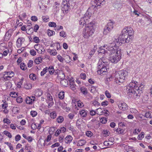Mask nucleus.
I'll use <instances>...</instances> for the list:
<instances>
[{
	"label": "nucleus",
	"mask_w": 152,
	"mask_h": 152,
	"mask_svg": "<svg viewBox=\"0 0 152 152\" xmlns=\"http://www.w3.org/2000/svg\"><path fill=\"white\" fill-rule=\"evenodd\" d=\"M10 96L14 98H16L18 96V93L15 92H12L10 93Z\"/></svg>",
	"instance_id": "3c124183"
},
{
	"label": "nucleus",
	"mask_w": 152,
	"mask_h": 152,
	"mask_svg": "<svg viewBox=\"0 0 152 152\" xmlns=\"http://www.w3.org/2000/svg\"><path fill=\"white\" fill-rule=\"evenodd\" d=\"M74 0H64L61 5V10L64 14L67 13L70 9L69 1H73Z\"/></svg>",
	"instance_id": "6e6552de"
},
{
	"label": "nucleus",
	"mask_w": 152,
	"mask_h": 152,
	"mask_svg": "<svg viewBox=\"0 0 152 152\" xmlns=\"http://www.w3.org/2000/svg\"><path fill=\"white\" fill-rule=\"evenodd\" d=\"M138 83L136 81L133 80L130 82L126 88V91L129 96L134 99H138L142 91L140 89Z\"/></svg>",
	"instance_id": "7ed1b4c3"
},
{
	"label": "nucleus",
	"mask_w": 152,
	"mask_h": 152,
	"mask_svg": "<svg viewBox=\"0 0 152 152\" xmlns=\"http://www.w3.org/2000/svg\"><path fill=\"white\" fill-rule=\"evenodd\" d=\"M4 143L7 145L10 150L12 151L13 150V148L10 143L8 142H6Z\"/></svg>",
	"instance_id": "09e8293b"
},
{
	"label": "nucleus",
	"mask_w": 152,
	"mask_h": 152,
	"mask_svg": "<svg viewBox=\"0 0 152 152\" xmlns=\"http://www.w3.org/2000/svg\"><path fill=\"white\" fill-rule=\"evenodd\" d=\"M3 121L4 124H9L11 123L10 120L7 118H4Z\"/></svg>",
	"instance_id": "4d7b16f0"
},
{
	"label": "nucleus",
	"mask_w": 152,
	"mask_h": 152,
	"mask_svg": "<svg viewBox=\"0 0 152 152\" xmlns=\"http://www.w3.org/2000/svg\"><path fill=\"white\" fill-rule=\"evenodd\" d=\"M61 9V5L57 2H55L53 6V11L55 14L58 13Z\"/></svg>",
	"instance_id": "9b49d317"
},
{
	"label": "nucleus",
	"mask_w": 152,
	"mask_h": 152,
	"mask_svg": "<svg viewBox=\"0 0 152 152\" xmlns=\"http://www.w3.org/2000/svg\"><path fill=\"white\" fill-rule=\"evenodd\" d=\"M81 92L84 96H86L88 94L87 89L84 86H82L80 88Z\"/></svg>",
	"instance_id": "dca6fc26"
},
{
	"label": "nucleus",
	"mask_w": 152,
	"mask_h": 152,
	"mask_svg": "<svg viewBox=\"0 0 152 152\" xmlns=\"http://www.w3.org/2000/svg\"><path fill=\"white\" fill-rule=\"evenodd\" d=\"M31 84L29 83H26L24 84V88L26 89H30L31 88Z\"/></svg>",
	"instance_id": "bb28decb"
},
{
	"label": "nucleus",
	"mask_w": 152,
	"mask_h": 152,
	"mask_svg": "<svg viewBox=\"0 0 152 152\" xmlns=\"http://www.w3.org/2000/svg\"><path fill=\"white\" fill-rule=\"evenodd\" d=\"M119 108L122 110H125L128 109L127 106L126 104L124 103H121L118 105Z\"/></svg>",
	"instance_id": "2eb2a0df"
},
{
	"label": "nucleus",
	"mask_w": 152,
	"mask_h": 152,
	"mask_svg": "<svg viewBox=\"0 0 152 152\" xmlns=\"http://www.w3.org/2000/svg\"><path fill=\"white\" fill-rule=\"evenodd\" d=\"M151 113L150 112H146L145 114V117L147 118H151L152 116L151 115Z\"/></svg>",
	"instance_id": "a19ab883"
},
{
	"label": "nucleus",
	"mask_w": 152,
	"mask_h": 152,
	"mask_svg": "<svg viewBox=\"0 0 152 152\" xmlns=\"http://www.w3.org/2000/svg\"><path fill=\"white\" fill-rule=\"evenodd\" d=\"M86 143V141L85 140H79L77 143V146H81L84 145Z\"/></svg>",
	"instance_id": "b1692460"
},
{
	"label": "nucleus",
	"mask_w": 152,
	"mask_h": 152,
	"mask_svg": "<svg viewBox=\"0 0 152 152\" xmlns=\"http://www.w3.org/2000/svg\"><path fill=\"white\" fill-rule=\"evenodd\" d=\"M64 92L63 91L59 93L58 94V97L61 99H64Z\"/></svg>",
	"instance_id": "c756f323"
},
{
	"label": "nucleus",
	"mask_w": 152,
	"mask_h": 152,
	"mask_svg": "<svg viewBox=\"0 0 152 152\" xmlns=\"http://www.w3.org/2000/svg\"><path fill=\"white\" fill-rule=\"evenodd\" d=\"M104 0H94L91 1L92 6L90 7L87 10L86 13L84 14V17L82 18L79 21V24L80 26L83 27L84 25L90 23L92 19V16L94 8L99 6L103 5L105 3Z\"/></svg>",
	"instance_id": "f03ea898"
},
{
	"label": "nucleus",
	"mask_w": 152,
	"mask_h": 152,
	"mask_svg": "<svg viewBox=\"0 0 152 152\" xmlns=\"http://www.w3.org/2000/svg\"><path fill=\"white\" fill-rule=\"evenodd\" d=\"M16 101L18 103H20L23 102V99L21 96H19L16 98Z\"/></svg>",
	"instance_id": "5fc2aeb1"
},
{
	"label": "nucleus",
	"mask_w": 152,
	"mask_h": 152,
	"mask_svg": "<svg viewBox=\"0 0 152 152\" xmlns=\"http://www.w3.org/2000/svg\"><path fill=\"white\" fill-rule=\"evenodd\" d=\"M42 18L44 22H47L49 20V17L48 16H42Z\"/></svg>",
	"instance_id": "a18cd8bd"
},
{
	"label": "nucleus",
	"mask_w": 152,
	"mask_h": 152,
	"mask_svg": "<svg viewBox=\"0 0 152 152\" xmlns=\"http://www.w3.org/2000/svg\"><path fill=\"white\" fill-rule=\"evenodd\" d=\"M87 111L86 110H80L79 114L82 117H86L87 115Z\"/></svg>",
	"instance_id": "a211bd4d"
},
{
	"label": "nucleus",
	"mask_w": 152,
	"mask_h": 152,
	"mask_svg": "<svg viewBox=\"0 0 152 152\" xmlns=\"http://www.w3.org/2000/svg\"><path fill=\"white\" fill-rule=\"evenodd\" d=\"M20 67L21 69L23 70H25L26 69V64L23 63H21L20 64Z\"/></svg>",
	"instance_id": "c03bdc74"
},
{
	"label": "nucleus",
	"mask_w": 152,
	"mask_h": 152,
	"mask_svg": "<svg viewBox=\"0 0 152 152\" xmlns=\"http://www.w3.org/2000/svg\"><path fill=\"white\" fill-rule=\"evenodd\" d=\"M105 94L107 98H110L111 97V95L110 93L108 91H106L105 92Z\"/></svg>",
	"instance_id": "69168bd1"
},
{
	"label": "nucleus",
	"mask_w": 152,
	"mask_h": 152,
	"mask_svg": "<svg viewBox=\"0 0 152 152\" xmlns=\"http://www.w3.org/2000/svg\"><path fill=\"white\" fill-rule=\"evenodd\" d=\"M47 99L50 101H53V98L51 95L50 94H48L47 95Z\"/></svg>",
	"instance_id": "bf43d9fd"
},
{
	"label": "nucleus",
	"mask_w": 152,
	"mask_h": 152,
	"mask_svg": "<svg viewBox=\"0 0 152 152\" xmlns=\"http://www.w3.org/2000/svg\"><path fill=\"white\" fill-rule=\"evenodd\" d=\"M29 77L31 80H34L36 79V76L35 74L31 73L29 75Z\"/></svg>",
	"instance_id": "4c0bfd02"
},
{
	"label": "nucleus",
	"mask_w": 152,
	"mask_h": 152,
	"mask_svg": "<svg viewBox=\"0 0 152 152\" xmlns=\"http://www.w3.org/2000/svg\"><path fill=\"white\" fill-rule=\"evenodd\" d=\"M104 112H103V111H101L100 114H99V113H97V114L101 115L104 113L105 115H109V112L107 110H104Z\"/></svg>",
	"instance_id": "de8ad7c7"
},
{
	"label": "nucleus",
	"mask_w": 152,
	"mask_h": 152,
	"mask_svg": "<svg viewBox=\"0 0 152 152\" xmlns=\"http://www.w3.org/2000/svg\"><path fill=\"white\" fill-rule=\"evenodd\" d=\"M50 117L51 118L54 119L57 116V114L55 111L52 112L50 113Z\"/></svg>",
	"instance_id": "473e14b6"
},
{
	"label": "nucleus",
	"mask_w": 152,
	"mask_h": 152,
	"mask_svg": "<svg viewBox=\"0 0 152 152\" xmlns=\"http://www.w3.org/2000/svg\"><path fill=\"white\" fill-rule=\"evenodd\" d=\"M110 45H108L107 48H106V49H104V48L105 47V46L104 45L103 47H99V49L98 51V52L99 53H103L104 54H105L106 53L109 54H111L112 53H114L115 52V48L114 49V48H113V43H110Z\"/></svg>",
	"instance_id": "0eeeda50"
},
{
	"label": "nucleus",
	"mask_w": 152,
	"mask_h": 152,
	"mask_svg": "<svg viewBox=\"0 0 152 152\" xmlns=\"http://www.w3.org/2000/svg\"><path fill=\"white\" fill-rule=\"evenodd\" d=\"M104 144L106 146L111 145L113 144L112 142H110L109 141H105L104 142Z\"/></svg>",
	"instance_id": "0e129e2a"
},
{
	"label": "nucleus",
	"mask_w": 152,
	"mask_h": 152,
	"mask_svg": "<svg viewBox=\"0 0 152 152\" xmlns=\"http://www.w3.org/2000/svg\"><path fill=\"white\" fill-rule=\"evenodd\" d=\"M60 35L63 37H65L66 36V34L64 31H62L60 32Z\"/></svg>",
	"instance_id": "052dcab7"
},
{
	"label": "nucleus",
	"mask_w": 152,
	"mask_h": 152,
	"mask_svg": "<svg viewBox=\"0 0 152 152\" xmlns=\"http://www.w3.org/2000/svg\"><path fill=\"white\" fill-rule=\"evenodd\" d=\"M114 23L110 21L109 22L104 28L103 34H107L109 33L113 28V25Z\"/></svg>",
	"instance_id": "1a4fd4ad"
},
{
	"label": "nucleus",
	"mask_w": 152,
	"mask_h": 152,
	"mask_svg": "<svg viewBox=\"0 0 152 152\" xmlns=\"http://www.w3.org/2000/svg\"><path fill=\"white\" fill-rule=\"evenodd\" d=\"M84 25L85 27L83 31V36L85 38H87L91 36L94 33V23L93 22H91L90 23Z\"/></svg>",
	"instance_id": "39448f33"
},
{
	"label": "nucleus",
	"mask_w": 152,
	"mask_h": 152,
	"mask_svg": "<svg viewBox=\"0 0 152 152\" xmlns=\"http://www.w3.org/2000/svg\"><path fill=\"white\" fill-rule=\"evenodd\" d=\"M48 25L51 27H56V24L54 22H50L49 23Z\"/></svg>",
	"instance_id": "e2e57ef3"
},
{
	"label": "nucleus",
	"mask_w": 152,
	"mask_h": 152,
	"mask_svg": "<svg viewBox=\"0 0 152 152\" xmlns=\"http://www.w3.org/2000/svg\"><path fill=\"white\" fill-rule=\"evenodd\" d=\"M64 58H64L65 59V60H64L67 63H69L70 62L71 59L69 56L66 55L64 56Z\"/></svg>",
	"instance_id": "f704fd0d"
},
{
	"label": "nucleus",
	"mask_w": 152,
	"mask_h": 152,
	"mask_svg": "<svg viewBox=\"0 0 152 152\" xmlns=\"http://www.w3.org/2000/svg\"><path fill=\"white\" fill-rule=\"evenodd\" d=\"M48 34L49 36H51L55 34V32L53 31L49 30Z\"/></svg>",
	"instance_id": "6e6d98bb"
},
{
	"label": "nucleus",
	"mask_w": 152,
	"mask_h": 152,
	"mask_svg": "<svg viewBox=\"0 0 152 152\" xmlns=\"http://www.w3.org/2000/svg\"><path fill=\"white\" fill-rule=\"evenodd\" d=\"M33 41L34 42L36 43H38L40 42V40L39 37L36 36H35L33 38Z\"/></svg>",
	"instance_id": "13d9d810"
},
{
	"label": "nucleus",
	"mask_w": 152,
	"mask_h": 152,
	"mask_svg": "<svg viewBox=\"0 0 152 152\" xmlns=\"http://www.w3.org/2000/svg\"><path fill=\"white\" fill-rule=\"evenodd\" d=\"M109 60L102 57L100 58L98 63V74L101 75L106 74L109 69Z\"/></svg>",
	"instance_id": "20e7f679"
},
{
	"label": "nucleus",
	"mask_w": 152,
	"mask_h": 152,
	"mask_svg": "<svg viewBox=\"0 0 152 152\" xmlns=\"http://www.w3.org/2000/svg\"><path fill=\"white\" fill-rule=\"evenodd\" d=\"M42 93L43 91L42 90L37 89L35 90V95L37 97H39L42 95Z\"/></svg>",
	"instance_id": "6ab92c4d"
},
{
	"label": "nucleus",
	"mask_w": 152,
	"mask_h": 152,
	"mask_svg": "<svg viewBox=\"0 0 152 152\" xmlns=\"http://www.w3.org/2000/svg\"><path fill=\"white\" fill-rule=\"evenodd\" d=\"M86 136L89 137H91L93 135V133L90 131H88L86 132Z\"/></svg>",
	"instance_id": "603ef678"
},
{
	"label": "nucleus",
	"mask_w": 152,
	"mask_h": 152,
	"mask_svg": "<svg viewBox=\"0 0 152 152\" xmlns=\"http://www.w3.org/2000/svg\"><path fill=\"white\" fill-rule=\"evenodd\" d=\"M24 39L22 37L18 38L16 42V46L17 48L20 47L23 43L24 41Z\"/></svg>",
	"instance_id": "ddd939ff"
},
{
	"label": "nucleus",
	"mask_w": 152,
	"mask_h": 152,
	"mask_svg": "<svg viewBox=\"0 0 152 152\" xmlns=\"http://www.w3.org/2000/svg\"><path fill=\"white\" fill-rule=\"evenodd\" d=\"M134 32L132 28L126 26L123 29L121 34L118 37H114L113 48H114V49L115 48V52L109 54V60L112 63H116L121 58V49L119 47L115 45H121L124 43L129 42L133 38Z\"/></svg>",
	"instance_id": "f257e3e1"
},
{
	"label": "nucleus",
	"mask_w": 152,
	"mask_h": 152,
	"mask_svg": "<svg viewBox=\"0 0 152 152\" xmlns=\"http://www.w3.org/2000/svg\"><path fill=\"white\" fill-rule=\"evenodd\" d=\"M72 137L70 135L67 136L65 138L64 141L66 143H70L72 140Z\"/></svg>",
	"instance_id": "aec40b11"
},
{
	"label": "nucleus",
	"mask_w": 152,
	"mask_h": 152,
	"mask_svg": "<svg viewBox=\"0 0 152 152\" xmlns=\"http://www.w3.org/2000/svg\"><path fill=\"white\" fill-rule=\"evenodd\" d=\"M6 74L8 76H10L11 78L13 77L14 75V73L12 71L7 72Z\"/></svg>",
	"instance_id": "37998d69"
},
{
	"label": "nucleus",
	"mask_w": 152,
	"mask_h": 152,
	"mask_svg": "<svg viewBox=\"0 0 152 152\" xmlns=\"http://www.w3.org/2000/svg\"><path fill=\"white\" fill-rule=\"evenodd\" d=\"M115 131L118 134H124V132L125 131V129H121L120 128L116 129L115 128Z\"/></svg>",
	"instance_id": "4be33fe9"
},
{
	"label": "nucleus",
	"mask_w": 152,
	"mask_h": 152,
	"mask_svg": "<svg viewBox=\"0 0 152 152\" xmlns=\"http://www.w3.org/2000/svg\"><path fill=\"white\" fill-rule=\"evenodd\" d=\"M34 47L36 50L37 51H39V50H41V49H43V48L42 46L38 44L35 45L34 46Z\"/></svg>",
	"instance_id": "ea45409f"
},
{
	"label": "nucleus",
	"mask_w": 152,
	"mask_h": 152,
	"mask_svg": "<svg viewBox=\"0 0 152 152\" xmlns=\"http://www.w3.org/2000/svg\"><path fill=\"white\" fill-rule=\"evenodd\" d=\"M101 110L102 109L101 108H99L97 109L95 111L93 110H91L90 112V115L92 116L96 114V112H97V110Z\"/></svg>",
	"instance_id": "cd10ccee"
},
{
	"label": "nucleus",
	"mask_w": 152,
	"mask_h": 152,
	"mask_svg": "<svg viewBox=\"0 0 152 152\" xmlns=\"http://www.w3.org/2000/svg\"><path fill=\"white\" fill-rule=\"evenodd\" d=\"M92 104L94 105V106H99L100 105V103L98 102L97 101L95 100L94 101L92 102Z\"/></svg>",
	"instance_id": "338daca9"
},
{
	"label": "nucleus",
	"mask_w": 152,
	"mask_h": 152,
	"mask_svg": "<svg viewBox=\"0 0 152 152\" xmlns=\"http://www.w3.org/2000/svg\"><path fill=\"white\" fill-rule=\"evenodd\" d=\"M48 71V69L47 67H46L44 68L42 71L40 73L41 76H42L46 74Z\"/></svg>",
	"instance_id": "7c9ffc66"
},
{
	"label": "nucleus",
	"mask_w": 152,
	"mask_h": 152,
	"mask_svg": "<svg viewBox=\"0 0 152 152\" xmlns=\"http://www.w3.org/2000/svg\"><path fill=\"white\" fill-rule=\"evenodd\" d=\"M42 57H39L37 58L35 60V62L37 64H39L41 63L42 61Z\"/></svg>",
	"instance_id": "a878e982"
},
{
	"label": "nucleus",
	"mask_w": 152,
	"mask_h": 152,
	"mask_svg": "<svg viewBox=\"0 0 152 152\" xmlns=\"http://www.w3.org/2000/svg\"><path fill=\"white\" fill-rule=\"evenodd\" d=\"M64 120V118L62 116H59L57 118V122L58 123H62Z\"/></svg>",
	"instance_id": "79ce46f5"
},
{
	"label": "nucleus",
	"mask_w": 152,
	"mask_h": 152,
	"mask_svg": "<svg viewBox=\"0 0 152 152\" xmlns=\"http://www.w3.org/2000/svg\"><path fill=\"white\" fill-rule=\"evenodd\" d=\"M51 134H50L48 135L47 136L46 139L45 140H44V142L43 143V145L44 146H45V141L48 142L50 140L51 138V137H52V136Z\"/></svg>",
	"instance_id": "72a5a7b5"
},
{
	"label": "nucleus",
	"mask_w": 152,
	"mask_h": 152,
	"mask_svg": "<svg viewBox=\"0 0 152 152\" xmlns=\"http://www.w3.org/2000/svg\"><path fill=\"white\" fill-rule=\"evenodd\" d=\"M60 83L63 86L66 87L68 85V81L66 79H63L61 80Z\"/></svg>",
	"instance_id": "412c9836"
},
{
	"label": "nucleus",
	"mask_w": 152,
	"mask_h": 152,
	"mask_svg": "<svg viewBox=\"0 0 152 152\" xmlns=\"http://www.w3.org/2000/svg\"><path fill=\"white\" fill-rule=\"evenodd\" d=\"M5 85L7 88L10 89L12 86V84L11 82L8 81L6 82L5 83Z\"/></svg>",
	"instance_id": "e433bc0d"
},
{
	"label": "nucleus",
	"mask_w": 152,
	"mask_h": 152,
	"mask_svg": "<svg viewBox=\"0 0 152 152\" xmlns=\"http://www.w3.org/2000/svg\"><path fill=\"white\" fill-rule=\"evenodd\" d=\"M100 122L103 124H105L107 122V119L104 117L100 119Z\"/></svg>",
	"instance_id": "864d4df0"
},
{
	"label": "nucleus",
	"mask_w": 152,
	"mask_h": 152,
	"mask_svg": "<svg viewBox=\"0 0 152 152\" xmlns=\"http://www.w3.org/2000/svg\"><path fill=\"white\" fill-rule=\"evenodd\" d=\"M13 33V31L11 29H9L6 33L4 36V39L8 41L9 40Z\"/></svg>",
	"instance_id": "f8f14e48"
},
{
	"label": "nucleus",
	"mask_w": 152,
	"mask_h": 152,
	"mask_svg": "<svg viewBox=\"0 0 152 152\" xmlns=\"http://www.w3.org/2000/svg\"><path fill=\"white\" fill-rule=\"evenodd\" d=\"M30 114L33 117H34L37 115V113L35 111H31L30 112Z\"/></svg>",
	"instance_id": "774afa93"
},
{
	"label": "nucleus",
	"mask_w": 152,
	"mask_h": 152,
	"mask_svg": "<svg viewBox=\"0 0 152 152\" xmlns=\"http://www.w3.org/2000/svg\"><path fill=\"white\" fill-rule=\"evenodd\" d=\"M49 53L51 55L55 56L57 54V52L55 49L50 50Z\"/></svg>",
	"instance_id": "2f4dec72"
},
{
	"label": "nucleus",
	"mask_w": 152,
	"mask_h": 152,
	"mask_svg": "<svg viewBox=\"0 0 152 152\" xmlns=\"http://www.w3.org/2000/svg\"><path fill=\"white\" fill-rule=\"evenodd\" d=\"M35 97L34 96L31 97H27L26 99V103L28 104H31L34 101Z\"/></svg>",
	"instance_id": "4468645a"
},
{
	"label": "nucleus",
	"mask_w": 152,
	"mask_h": 152,
	"mask_svg": "<svg viewBox=\"0 0 152 152\" xmlns=\"http://www.w3.org/2000/svg\"><path fill=\"white\" fill-rule=\"evenodd\" d=\"M144 132H141V134L139 135L138 136L137 138L139 140H141L144 137Z\"/></svg>",
	"instance_id": "8fccbe9b"
},
{
	"label": "nucleus",
	"mask_w": 152,
	"mask_h": 152,
	"mask_svg": "<svg viewBox=\"0 0 152 152\" xmlns=\"http://www.w3.org/2000/svg\"><path fill=\"white\" fill-rule=\"evenodd\" d=\"M24 4H26L27 6L29 7L31 5V0H23Z\"/></svg>",
	"instance_id": "49530a36"
},
{
	"label": "nucleus",
	"mask_w": 152,
	"mask_h": 152,
	"mask_svg": "<svg viewBox=\"0 0 152 152\" xmlns=\"http://www.w3.org/2000/svg\"><path fill=\"white\" fill-rule=\"evenodd\" d=\"M3 133L9 138H11L12 137V135L10 133L7 131L5 130L4 131Z\"/></svg>",
	"instance_id": "c9c22d12"
},
{
	"label": "nucleus",
	"mask_w": 152,
	"mask_h": 152,
	"mask_svg": "<svg viewBox=\"0 0 152 152\" xmlns=\"http://www.w3.org/2000/svg\"><path fill=\"white\" fill-rule=\"evenodd\" d=\"M57 58L59 61L62 63H63L64 61L65 60V59L63 58L60 55H58L57 56Z\"/></svg>",
	"instance_id": "58836bf2"
},
{
	"label": "nucleus",
	"mask_w": 152,
	"mask_h": 152,
	"mask_svg": "<svg viewBox=\"0 0 152 152\" xmlns=\"http://www.w3.org/2000/svg\"><path fill=\"white\" fill-rule=\"evenodd\" d=\"M35 126H36L35 127H34V128H33L32 126H33V125H32V126H31V128L32 129L34 130V129H37L39 130L41 128V125L40 124H37V123H36V124H34V125Z\"/></svg>",
	"instance_id": "c85d7f7f"
},
{
	"label": "nucleus",
	"mask_w": 152,
	"mask_h": 152,
	"mask_svg": "<svg viewBox=\"0 0 152 152\" xmlns=\"http://www.w3.org/2000/svg\"><path fill=\"white\" fill-rule=\"evenodd\" d=\"M77 105L79 107H82L84 106V105L83 103L81 101L79 100L77 102Z\"/></svg>",
	"instance_id": "680f3d73"
},
{
	"label": "nucleus",
	"mask_w": 152,
	"mask_h": 152,
	"mask_svg": "<svg viewBox=\"0 0 152 152\" xmlns=\"http://www.w3.org/2000/svg\"><path fill=\"white\" fill-rule=\"evenodd\" d=\"M69 86L70 88L73 91H74L76 89V86L75 84V82L74 81H71L70 80H69Z\"/></svg>",
	"instance_id": "f3484780"
},
{
	"label": "nucleus",
	"mask_w": 152,
	"mask_h": 152,
	"mask_svg": "<svg viewBox=\"0 0 152 152\" xmlns=\"http://www.w3.org/2000/svg\"><path fill=\"white\" fill-rule=\"evenodd\" d=\"M128 75V72L127 71L122 70L115 73V80L116 83H122L123 81L126 78Z\"/></svg>",
	"instance_id": "423d86ee"
},
{
	"label": "nucleus",
	"mask_w": 152,
	"mask_h": 152,
	"mask_svg": "<svg viewBox=\"0 0 152 152\" xmlns=\"http://www.w3.org/2000/svg\"><path fill=\"white\" fill-rule=\"evenodd\" d=\"M113 7H115V8L118 9L121 7V3L117 1L114 4Z\"/></svg>",
	"instance_id": "5701e85b"
},
{
	"label": "nucleus",
	"mask_w": 152,
	"mask_h": 152,
	"mask_svg": "<svg viewBox=\"0 0 152 152\" xmlns=\"http://www.w3.org/2000/svg\"><path fill=\"white\" fill-rule=\"evenodd\" d=\"M50 2V0H40L38 2V6L41 10H46L47 6L45 5L48 4Z\"/></svg>",
	"instance_id": "9d476101"
},
{
	"label": "nucleus",
	"mask_w": 152,
	"mask_h": 152,
	"mask_svg": "<svg viewBox=\"0 0 152 152\" xmlns=\"http://www.w3.org/2000/svg\"><path fill=\"white\" fill-rule=\"evenodd\" d=\"M48 71L49 72L50 75H52L55 72L54 69L53 67V66H50L49 68L48 67Z\"/></svg>",
	"instance_id": "393cba45"
}]
</instances>
